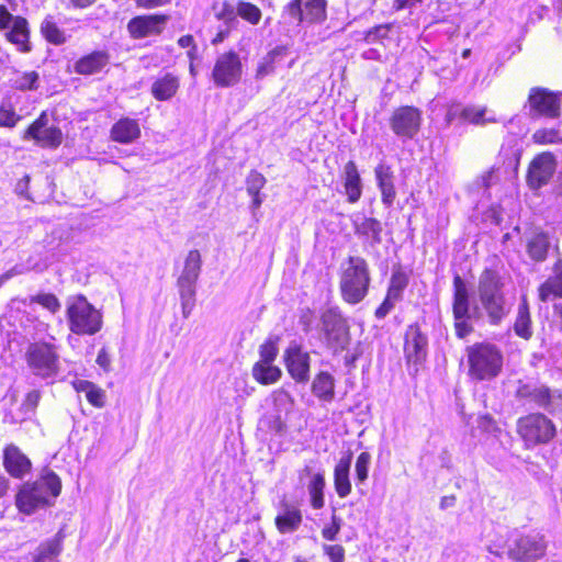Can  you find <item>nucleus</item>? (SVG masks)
Listing matches in <instances>:
<instances>
[{"mask_svg":"<svg viewBox=\"0 0 562 562\" xmlns=\"http://www.w3.org/2000/svg\"><path fill=\"white\" fill-rule=\"evenodd\" d=\"M70 241V232L67 227L57 226L50 235L46 236L43 240L44 247L50 254L52 258H59L65 256L68 251V245Z\"/></svg>","mask_w":562,"mask_h":562,"instance_id":"cd10ccee","label":"nucleus"},{"mask_svg":"<svg viewBox=\"0 0 562 562\" xmlns=\"http://www.w3.org/2000/svg\"><path fill=\"white\" fill-rule=\"evenodd\" d=\"M95 362L105 372L111 370V357L104 347L100 349Z\"/></svg>","mask_w":562,"mask_h":562,"instance_id":"680f3d73","label":"nucleus"},{"mask_svg":"<svg viewBox=\"0 0 562 562\" xmlns=\"http://www.w3.org/2000/svg\"><path fill=\"white\" fill-rule=\"evenodd\" d=\"M326 8V0H291L283 8V16L297 25L310 26L325 21Z\"/></svg>","mask_w":562,"mask_h":562,"instance_id":"1a4fd4ad","label":"nucleus"},{"mask_svg":"<svg viewBox=\"0 0 562 562\" xmlns=\"http://www.w3.org/2000/svg\"><path fill=\"white\" fill-rule=\"evenodd\" d=\"M25 357L34 375L49 384L56 381L61 369L58 346L47 341L32 342L27 347Z\"/></svg>","mask_w":562,"mask_h":562,"instance_id":"423d86ee","label":"nucleus"},{"mask_svg":"<svg viewBox=\"0 0 562 562\" xmlns=\"http://www.w3.org/2000/svg\"><path fill=\"white\" fill-rule=\"evenodd\" d=\"M178 44L180 47H191V49L188 52V57L193 60L195 53H196V46L194 45V40L192 35H183L178 40Z\"/></svg>","mask_w":562,"mask_h":562,"instance_id":"052dcab7","label":"nucleus"},{"mask_svg":"<svg viewBox=\"0 0 562 562\" xmlns=\"http://www.w3.org/2000/svg\"><path fill=\"white\" fill-rule=\"evenodd\" d=\"M284 362L290 376L296 383H306L310 380L311 357L302 346L291 342L284 351Z\"/></svg>","mask_w":562,"mask_h":562,"instance_id":"ddd939ff","label":"nucleus"},{"mask_svg":"<svg viewBox=\"0 0 562 562\" xmlns=\"http://www.w3.org/2000/svg\"><path fill=\"white\" fill-rule=\"evenodd\" d=\"M266 183L265 177L257 172L251 171L249 176L247 177V192L249 195H256L257 193H260V190L263 188Z\"/></svg>","mask_w":562,"mask_h":562,"instance_id":"5fc2aeb1","label":"nucleus"},{"mask_svg":"<svg viewBox=\"0 0 562 562\" xmlns=\"http://www.w3.org/2000/svg\"><path fill=\"white\" fill-rule=\"evenodd\" d=\"M341 178L347 201L351 204L357 203L362 194V180L355 161L349 160L344 166Z\"/></svg>","mask_w":562,"mask_h":562,"instance_id":"a878e982","label":"nucleus"},{"mask_svg":"<svg viewBox=\"0 0 562 562\" xmlns=\"http://www.w3.org/2000/svg\"><path fill=\"white\" fill-rule=\"evenodd\" d=\"M252 376L258 383L269 385L281 379L282 371L273 363H255L252 367Z\"/></svg>","mask_w":562,"mask_h":562,"instance_id":"c9c22d12","label":"nucleus"},{"mask_svg":"<svg viewBox=\"0 0 562 562\" xmlns=\"http://www.w3.org/2000/svg\"><path fill=\"white\" fill-rule=\"evenodd\" d=\"M351 223L355 234L366 243L371 245L380 244L382 224L374 217H368L362 213H355L351 215Z\"/></svg>","mask_w":562,"mask_h":562,"instance_id":"5701e85b","label":"nucleus"},{"mask_svg":"<svg viewBox=\"0 0 562 562\" xmlns=\"http://www.w3.org/2000/svg\"><path fill=\"white\" fill-rule=\"evenodd\" d=\"M2 465L10 476L18 480H23L32 470L29 457L14 445H9L3 450Z\"/></svg>","mask_w":562,"mask_h":562,"instance_id":"4be33fe9","label":"nucleus"},{"mask_svg":"<svg viewBox=\"0 0 562 562\" xmlns=\"http://www.w3.org/2000/svg\"><path fill=\"white\" fill-rule=\"evenodd\" d=\"M546 543L538 535L521 536L509 546L507 554L520 562H532L544 555Z\"/></svg>","mask_w":562,"mask_h":562,"instance_id":"4468645a","label":"nucleus"},{"mask_svg":"<svg viewBox=\"0 0 562 562\" xmlns=\"http://www.w3.org/2000/svg\"><path fill=\"white\" fill-rule=\"evenodd\" d=\"M324 551L328 555L330 562H344L345 550L339 544L324 546Z\"/></svg>","mask_w":562,"mask_h":562,"instance_id":"13d9d810","label":"nucleus"},{"mask_svg":"<svg viewBox=\"0 0 562 562\" xmlns=\"http://www.w3.org/2000/svg\"><path fill=\"white\" fill-rule=\"evenodd\" d=\"M530 113L557 117L560 115L559 97L543 88H532L528 98Z\"/></svg>","mask_w":562,"mask_h":562,"instance_id":"6ab92c4d","label":"nucleus"},{"mask_svg":"<svg viewBox=\"0 0 562 562\" xmlns=\"http://www.w3.org/2000/svg\"><path fill=\"white\" fill-rule=\"evenodd\" d=\"M243 66L238 54L224 53L218 56L213 68V79L218 87L235 86L241 78Z\"/></svg>","mask_w":562,"mask_h":562,"instance_id":"f8f14e48","label":"nucleus"},{"mask_svg":"<svg viewBox=\"0 0 562 562\" xmlns=\"http://www.w3.org/2000/svg\"><path fill=\"white\" fill-rule=\"evenodd\" d=\"M374 176L378 188L381 192V201L385 207H391L396 198L394 186V172L391 166L381 162L374 168Z\"/></svg>","mask_w":562,"mask_h":562,"instance_id":"b1692460","label":"nucleus"},{"mask_svg":"<svg viewBox=\"0 0 562 562\" xmlns=\"http://www.w3.org/2000/svg\"><path fill=\"white\" fill-rule=\"evenodd\" d=\"M514 330L517 336L524 339H529L532 336L530 313L526 301H522L518 306Z\"/></svg>","mask_w":562,"mask_h":562,"instance_id":"4c0bfd02","label":"nucleus"},{"mask_svg":"<svg viewBox=\"0 0 562 562\" xmlns=\"http://www.w3.org/2000/svg\"><path fill=\"white\" fill-rule=\"evenodd\" d=\"M418 3H420V0H393V9L396 11L405 10V9H413Z\"/></svg>","mask_w":562,"mask_h":562,"instance_id":"69168bd1","label":"nucleus"},{"mask_svg":"<svg viewBox=\"0 0 562 562\" xmlns=\"http://www.w3.org/2000/svg\"><path fill=\"white\" fill-rule=\"evenodd\" d=\"M505 282L498 271L484 269L477 281V302L471 306L467 285L460 276L453 278V304L456 334L464 338L473 331L472 322L486 318L487 323L498 326L510 312L504 292Z\"/></svg>","mask_w":562,"mask_h":562,"instance_id":"f257e3e1","label":"nucleus"},{"mask_svg":"<svg viewBox=\"0 0 562 562\" xmlns=\"http://www.w3.org/2000/svg\"><path fill=\"white\" fill-rule=\"evenodd\" d=\"M557 160L551 153L537 155L529 165L527 183L532 190L546 186L555 172Z\"/></svg>","mask_w":562,"mask_h":562,"instance_id":"dca6fc26","label":"nucleus"},{"mask_svg":"<svg viewBox=\"0 0 562 562\" xmlns=\"http://www.w3.org/2000/svg\"><path fill=\"white\" fill-rule=\"evenodd\" d=\"M41 394L38 391H31L26 394V397L21 405V414L19 416H12L14 422L25 419L30 417L38 405Z\"/></svg>","mask_w":562,"mask_h":562,"instance_id":"c03bdc74","label":"nucleus"},{"mask_svg":"<svg viewBox=\"0 0 562 562\" xmlns=\"http://www.w3.org/2000/svg\"><path fill=\"white\" fill-rule=\"evenodd\" d=\"M1 20L2 31L8 30L4 34L7 40L15 45L19 52H30V32L26 20L21 16H13L3 5Z\"/></svg>","mask_w":562,"mask_h":562,"instance_id":"2eb2a0df","label":"nucleus"},{"mask_svg":"<svg viewBox=\"0 0 562 562\" xmlns=\"http://www.w3.org/2000/svg\"><path fill=\"white\" fill-rule=\"evenodd\" d=\"M539 297L542 302H548L554 297H562V276H553L541 284Z\"/></svg>","mask_w":562,"mask_h":562,"instance_id":"a19ab883","label":"nucleus"},{"mask_svg":"<svg viewBox=\"0 0 562 562\" xmlns=\"http://www.w3.org/2000/svg\"><path fill=\"white\" fill-rule=\"evenodd\" d=\"M86 397L87 401L95 407H103L105 404L104 391L98 387L94 383L92 384V387L89 390Z\"/></svg>","mask_w":562,"mask_h":562,"instance_id":"6e6d98bb","label":"nucleus"},{"mask_svg":"<svg viewBox=\"0 0 562 562\" xmlns=\"http://www.w3.org/2000/svg\"><path fill=\"white\" fill-rule=\"evenodd\" d=\"M260 424L274 434H282L286 427L282 415L276 413H267L261 418Z\"/></svg>","mask_w":562,"mask_h":562,"instance_id":"8fccbe9b","label":"nucleus"},{"mask_svg":"<svg viewBox=\"0 0 562 562\" xmlns=\"http://www.w3.org/2000/svg\"><path fill=\"white\" fill-rule=\"evenodd\" d=\"M92 382L88 380H76L72 382V385L77 392H82L86 395L88 394L89 390L92 387Z\"/></svg>","mask_w":562,"mask_h":562,"instance_id":"774afa93","label":"nucleus"},{"mask_svg":"<svg viewBox=\"0 0 562 562\" xmlns=\"http://www.w3.org/2000/svg\"><path fill=\"white\" fill-rule=\"evenodd\" d=\"M321 323L328 348L335 352L346 349L349 344V326L340 310L336 306L324 310Z\"/></svg>","mask_w":562,"mask_h":562,"instance_id":"6e6552de","label":"nucleus"},{"mask_svg":"<svg viewBox=\"0 0 562 562\" xmlns=\"http://www.w3.org/2000/svg\"><path fill=\"white\" fill-rule=\"evenodd\" d=\"M397 299H394V296H390V294L386 295L382 304L376 308L375 316L378 318H384L394 307V302Z\"/></svg>","mask_w":562,"mask_h":562,"instance_id":"bf43d9fd","label":"nucleus"},{"mask_svg":"<svg viewBox=\"0 0 562 562\" xmlns=\"http://www.w3.org/2000/svg\"><path fill=\"white\" fill-rule=\"evenodd\" d=\"M38 75L35 71L16 74L15 78L11 79L12 86L20 90L35 89Z\"/></svg>","mask_w":562,"mask_h":562,"instance_id":"09e8293b","label":"nucleus"},{"mask_svg":"<svg viewBox=\"0 0 562 562\" xmlns=\"http://www.w3.org/2000/svg\"><path fill=\"white\" fill-rule=\"evenodd\" d=\"M407 285V278L404 273L395 272L391 278V285L387 291L390 296H394V299H400L402 291Z\"/></svg>","mask_w":562,"mask_h":562,"instance_id":"603ef678","label":"nucleus"},{"mask_svg":"<svg viewBox=\"0 0 562 562\" xmlns=\"http://www.w3.org/2000/svg\"><path fill=\"white\" fill-rule=\"evenodd\" d=\"M66 316L69 330L76 335H95L103 325L102 313L82 294L67 299Z\"/></svg>","mask_w":562,"mask_h":562,"instance_id":"20e7f679","label":"nucleus"},{"mask_svg":"<svg viewBox=\"0 0 562 562\" xmlns=\"http://www.w3.org/2000/svg\"><path fill=\"white\" fill-rule=\"evenodd\" d=\"M279 349L277 346V342L269 339L266 342H263L259 348V356L260 359L256 363H273L277 356H278Z\"/></svg>","mask_w":562,"mask_h":562,"instance_id":"3c124183","label":"nucleus"},{"mask_svg":"<svg viewBox=\"0 0 562 562\" xmlns=\"http://www.w3.org/2000/svg\"><path fill=\"white\" fill-rule=\"evenodd\" d=\"M516 397L520 401L533 403L550 413L562 405V394L541 384L520 383L516 390Z\"/></svg>","mask_w":562,"mask_h":562,"instance_id":"9b49d317","label":"nucleus"},{"mask_svg":"<svg viewBox=\"0 0 562 562\" xmlns=\"http://www.w3.org/2000/svg\"><path fill=\"white\" fill-rule=\"evenodd\" d=\"M30 301L31 303H37L42 305L52 314L57 313L61 307L59 300L53 293H38L36 295L31 296Z\"/></svg>","mask_w":562,"mask_h":562,"instance_id":"de8ad7c7","label":"nucleus"},{"mask_svg":"<svg viewBox=\"0 0 562 562\" xmlns=\"http://www.w3.org/2000/svg\"><path fill=\"white\" fill-rule=\"evenodd\" d=\"M428 340L418 325H409L405 333L404 355L408 366H419L426 359Z\"/></svg>","mask_w":562,"mask_h":562,"instance_id":"f3484780","label":"nucleus"},{"mask_svg":"<svg viewBox=\"0 0 562 562\" xmlns=\"http://www.w3.org/2000/svg\"><path fill=\"white\" fill-rule=\"evenodd\" d=\"M352 462V452L339 459L334 468V487L340 498H346L351 493L350 467Z\"/></svg>","mask_w":562,"mask_h":562,"instance_id":"393cba45","label":"nucleus"},{"mask_svg":"<svg viewBox=\"0 0 562 562\" xmlns=\"http://www.w3.org/2000/svg\"><path fill=\"white\" fill-rule=\"evenodd\" d=\"M26 135L43 147L56 148L61 144L63 133L57 126L48 125V115L42 112L26 130Z\"/></svg>","mask_w":562,"mask_h":562,"instance_id":"a211bd4d","label":"nucleus"},{"mask_svg":"<svg viewBox=\"0 0 562 562\" xmlns=\"http://www.w3.org/2000/svg\"><path fill=\"white\" fill-rule=\"evenodd\" d=\"M60 491L59 476L52 470H44L37 480L21 485L15 504L20 512L31 515L40 508L53 505Z\"/></svg>","mask_w":562,"mask_h":562,"instance_id":"f03ea898","label":"nucleus"},{"mask_svg":"<svg viewBox=\"0 0 562 562\" xmlns=\"http://www.w3.org/2000/svg\"><path fill=\"white\" fill-rule=\"evenodd\" d=\"M387 31H389V27L386 25L375 26V27L371 29L370 31H368L366 38L368 42H372L378 38H382V37L386 36Z\"/></svg>","mask_w":562,"mask_h":562,"instance_id":"e2e57ef3","label":"nucleus"},{"mask_svg":"<svg viewBox=\"0 0 562 562\" xmlns=\"http://www.w3.org/2000/svg\"><path fill=\"white\" fill-rule=\"evenodd\" d=\"M341 528V518L337 516L331 517V524L325 526L322 530V536L329 541H334Z\"/></svg>","mask_w":562,"mask_h":562,"instance_id":"4d7b16f0","label":"nucleus"},{"mask_svg":"<svg viewBox=\"0 0 562 562\" xmlns=\"http://www.w3.org/2000/svg\"><path fill=\"white\" fill-rule=\"evenodd\" d=\"M111 138L121 144H131L140 136V127L137 120L122 117L111 127Z\"/></svg>","mask_w":562,"mask_h":562,"instance_id":"bb28decb","label":"nucleus"},{"mask_svg":"<svg viewBox=\"0 0 562 562\" xmlns=\"http://www.w3.org/2000/svg\"><path fill=\"white\" fill-rule=\"evenodd\" d=\"M486 109L477 106H465L461 110V117L473 124H485L486 122H494V119H485Z\"/></svg>","mask_w":562,"mask_h":562,"instance_id":"a18cd8bd","label":"nucleus"},{"mask_svg":"<svg viewBox=\"0 0 562 562\" xmlns=\"http://www.w3.org/2000/svg\"><path fill=\"white\" fill-rule=\"evenodd\" d=\"M371 463V454L369 452H361L355 464L357 485L363 484L369 476V468Z\"/></svg>","mask_w":562,"mask_h":562,"instance_id":"49530a36","label":"nucleus"},{"mask_svg":"<svg viewBox=\"0 0 562 562\" xmlns=\"http://www.w3.org/2000/svg\"><path fill=\"white\" fill-rule=\"evenodd\" d=\"M178 88L179 79L171 74H166L151 85V94L156 100L166 101L176 94Z\"/></svg>","mask_w":562,"mask_h":562,"instance_id":"473e14b6","label":"nucleus"},{"mask_svg":"<svg viewBox=\"0 0 562 562\" xmlns=\"http://www.w3.org/2000/svg\"><path fill=\"white\" fill-rule=\"evenodd\" d=\"M312 393L323 402H331L335 398V379L325 371L316 374L312 382Z\"/></svg>","mask_w":562,"mask_h":562,"instance_id":"7c9ffc66","label":"nucleus"},{"mask_svg":"<svg viewBox=\"0 0 562 562\" xmlns=\"http://www.w3.org/2000/svg\"><path fill=\"white\" fill-rule=\"evenodd\" d=\"M108 63L109 55L105 52H93L75 64V71L80 75H93L104 68Z\"/></svg>","mask_w":562,"mask_h":562,"instance_id":"c85d7f7f","label":"nucleus"},{"mask_svg":"<svg viewBox=\"0 0 562 562\" xmlns=\"http://www.w3.org/2000/svg\"><path fill=\"white\" fill-rule=\"evenodd\" d=\"M469 376L475 381H491L497 378L504 363L501 349L490 342H476L467 348Z\"/></svg>","mask_w":562,"mask_h":562,"instance_id":"7ed1b4c3","label":"nucleus"},{"mask_svg":"<svg viewBox=\"0 0 562 562\" xmlns=\"http://www.w3.org/2000/svg\"><path fill=\"white\" fill-rule=\"evenodd\" d=\"M550 248L549 236L543 232L533 233L526 244L528 256L538 262L546 260Z\"/></svg>","mask_w":562,"mask_h":562,"instance_id":"2f4dec72","label":"nucleus"},{"mask_svg":"<svg viewBox=\"0 0 562 562\" xmlns=\"http://www.w3.org/2000/svg\"><path fill=\"white\" fill-rule=\"evenodd\" d=\"M284 56V49L282 47H276L270 50L262 59L259 61L256 70V78L262 79L266 76L272 74L274 71V64Z\"/></svg>","mask_w":562,"mask_h":562,"instance_id":"58836bf2","label":"nucleus"},{"mask_svg":"<svg viewBox=\"0 0 562 562\" xmlns=\"http://www.w3.org/2000/svg\"><path fill=\"white\" fill-rule=\"evenodd\" d=\"M236 12L241 19L252 25H257L262 15L261 10L257 5L246 1H239L237 3Z\"/></svg>","mask_w":562,"mask_h":562,"instance_id":"37998d69","label":"nucleus"},{"mask_svg":"<svg viewBox=\"0 0 562 562\" xmlns=\"http://www.w3.org/2000/svg\"><path fill=\"white\" fill-rule=\"evenodd\" d=\"M272 402L273 412L276 414H289L292 411L294 400L291 394L284 389H278L270 395Z\"/></svg>","mask_w":562,"mask_h":562,"instance_id":"ea45409f","label":"nucleus"},{"mask_svg":"<svg viewBox=\"0 0 562 562\" xmlns=\"http://www.w3.org/2000/svg\"><path fill=\"white\" fill-rule=\"evenodd\" d=\"M63 535L59 531L53 539L42 542L35 551L33 562H58L63 551Z\"/></svg>","mask_w":562,"mask_h":562,"instance_id":"c756f323","label":"nucleus"},{"mask_svg":"<svg viewBox=\"0 0 562 562\" xmlns=\"http://www.w3.org/2000/svg\"><path fill=\"white\" fill-rule=\"evenodd\" d=\"M202 259L200 251L190 250L184 260V267L178 280L196 282L201 272Z\"/></svg>","mask_w":562,"mask_h":562,"instance_id":"f704fd0d","label":"nucleus"},{"mask_svg":"<svg viewBox=\"0 0 562 562\" xmlns=\"http://www.w3.org/2000/svg\"><path fill=\"white\" fill-rule=\"evenodd\" d=\"M171 0H136V5L143 9H154L170 3Z\"/></svg>","mask_w":562,"mask_h":562,"instance_id":"0e129e2a","label":"nucleus"},{"mask_svg":"<svg viewBox=\"0 0 562 562\" xmlns=\"http://www.w3.org/2000/svg\"><path fill=\"white\" fill-rule=\"evenodd\" d=\"M303 515L300 507L286 501L284 497L278 505V514L274 518L277 530L282 533H293L302 525Z\"/></svg>","mask_w":562,"mask_h":562,"instance_id":"412c9836","label":"nucleus"},{"mask_svg":"<svg viewBox=\"0 0 562 562\" xmlns=\"http://www.w3.org/2000/svg\"><path fill=\"white\" fill-rule=\"evenodd\" d=\"M517 434L526 448L550 442L557 435L554 423L541 413H530L517 420Z\"/></svg>","mask_w":562,"mask_h":562,"instance_id":"0eeeda50","label":"nucleus"},{"mask_svg":"<svg viewBox=\"0 0 562 562\" xmlns=\"http://www.w3.org/2000/svg\"><path fill=\"white\" fill-rule=\"evenodd\" d=\"M532 139L537 144H555L560 142L559 133L555 130H538L533 133Z\"/></svg>","mask_w":562,"mask_h":562,"instance_id":"864d4df0","label":"nucleus"},{"mask_svg":"<svg viewBox=\"0 0 562 562\" xmlns=\"http://www.w3.org/2000/svg\"><path fill=\"white\" fill-rule=\"evenodd\" d=\"M422 120L419 109L412 105H402L392 112L389 124L397 137L413 139L420 130Z\"/></svg>","mask_w":562,"mask_h":562,"instance_id":"9d476101","label":"nucleus"},{"mask_svg":"<svg viewBox=\"0 0 562 562\" xmlns=\"http://www.w3.org/2000/svg\"><path fill=\"white\" fill-rule=\"evenodd\" d=\"M29 182H30V177L27 175H25L21 180L18 181V183L15 184V193L19 194V195H23V196H27V187H29Z\"/></svg>","mask_w":562,"mask_h":562,"instance_id":"338daca9","label":"nucleus"},{"mask_svg":"<svg viewBox=\"0 0 562 562\" xmlns=\"http://www.w3.org/2000/svg\"><path fill=\"white\" fill-rule=\"evenodd\" d=\"M43 36L52 44L60 45L66 41L64 31H61L54 22L52 16L44 19L41 25Z\"/></svg>","mask_w":562,"mask_h":562,"instance_id":"79ce46f5","label":"nucleus"},{"mask_svg":"<svg viewBox=\"0 0 562 562\" xmlns=\"http://www.w3.org/2000/svg\"><path fill=\"white\" fill-rule=\"evenodd\" d=\"M370 272L367 261L359 256L348 258L340 276V293L349 304L360 303L368 294L370 285Z\"/></svg>","mask_w":562,"mask_h":562,"instance_id":"39448f33","label":"nucleus"},{"mask_svg":"<svg viewBox=\"0 0 562 562\" xmlns=\"http://www.w3.org/2000/svg\"><path fill=\"white\" fill-rule=\"evenodd\" d=\"M324 488H325L324 474L323 473L314 474L307 485L311 506L314 509H321L324 507V504H325Z\"/></svg>","mask_w":562,"mask_h":562,"instance_id":"e433bc0d","label":"nucleus"},{"mask_svg":"<svg viewBox=\"0 0 562 562\" xmlns=\"http://www.w3.org/2000/svg\"><path fill=\"white\" fill-rule=\"evenodd\" d=\"M167 21L168 15L165 14L139 15L130 20L127 31L135 40L159 35Z\"/></svg>","mask_w":562,"mask_h":562,"instance_id":"aec40b11","label":"nucleus"},{"mask_svg":"<svg viewBox=\"0 0 562 562\" xmlns=\"http://www.w3.org/2000/svg\"><path fill=\"white\" fill-rule=\"evenodd\" d=\"M195 285L196 282L177 280L182 316L188 318L195 305Z\"/></svg>","mask_w":562,"mask_h":562,"instance_id":"72a5a7b5","label":"nucleus"}]
</instances>
